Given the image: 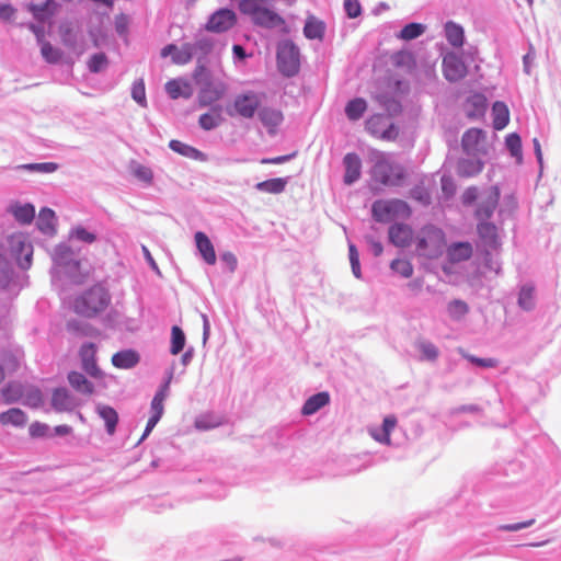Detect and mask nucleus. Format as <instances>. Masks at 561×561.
I'll use <instances>...</instances> for the list:
<instances>
[{"label":"nucleus","mask_w":561,"mask_h":561,"mask_svg":"<svg viewBox=\"0 0 561 561\" xmlns=\"http://www.w3.org/2000/svg\"><path fill=\"white\" fill-rule=\"evenodd\" d=\"M110 302V297L101 286H93L73 302L75 312L91 318L103 311Z\"/></svg>","instance_id":"1"},{"label":"nucleus","mask_w":561,"mask_h":561,"mask_svg":"<svg viewBox=\"0 0 561 561\" xmlns=\"http://www.w3.org/2000/svg\"><path fill=\"white\" fill-rule=\"evenodd\" d=\"M445 233L434 226H426L416 237V251L421 256L437 259L445 248Z\"/></svg>","instance_id":"2"},{"label":"nucleus","mask_w":561,"mask_h":561,"mask_svg":"<svg viewBox=\"0 0 561 561\" xmlns=\"http://www.w3.org/2000/svg\"><path fill=\"white\" fill-rule=\"evenodd\" d=\"M371 178L385 186H400L403 184L407 173L402 165L381 157L373 167Z\"/></svg>","instance_id":"3"},{"label":"nucleus","mask_w":561,"mask_h":561,"mask_svg":"<svg viewBox=\"0 0 561 561\" xmlns=\"http://www.w3.org/2000/svg\"><path fill=\"white\" fill-rule=\"evenodd\" d=\"M371 213L376 221L390 222L409 218L411 208L401 199H379L373 204Z\"/></svg>","instance_id":"4"},{"label":"nucleus","mask_w":561,"mask_h":561,"mask_svg":"<svg viewBox=\"0 0 561 561\" xmlns=\"http://www.w3.org/2000/svg\"><path fill=\"white\" fill-rule=\"evenodd\" d=\"M276 60L278 71L285 77H294L300 68V51L289 39L280 41L277 45Z\"/></svg>","instance_id":"5"},{"label":"nucleus","mask_w":561,"mask_h":561,"mask_svg":"<svg viewBox=\"0 0 561 561\" xmlns=\"http://www.w3.org/2000/svg\"><path fill=\"white\" fill-rule=\"evenodd\" d=\"M198 64L194 71V79L201 87L199 100L204 104H210L222 96L226 87L221 82H214L208 69L201 64V60Z\"/></svg>","instance_id":"6"},{"label":"nucleus","mask_w":561,"mask_h":561,"mask_svg":"<svg viewBox=\"0 0 561 561\" xmlns=\"http://www.w3.org/2000/svg\"><path fill=\"white\" fill-rule=\"evenodd\" d=\"M265 99V93L247 91L238 94L233 102L234 111L244 118H251L259 111L260 105Z\"/></svg>","instance_id":"7"},{"label":"nucleus","mask_w":561,"mask_h":561,"mask_svg":"<svg viewBox=\"0 0 561 561\" xmlns=\"http://www.w3.org/2000/svg\"><path fill=\"white\" fill-rule=\"evenodd\" d=\"M237 23L234 11L222 8L215 11L205 24V30L213 33H225Z\"/></svg>","instance_id":"8"},{"label":"nucleus","mask_w":561,"mask_h":561,"mask_svg":"<svg viewBox=\"0 0 561 561\" xmlns=\"http://www.w3.org/2000/svg\"><path fill=\"white\" fill-rule=\"evenodd\" d=\"M366 128L373 137H380L390 140L396 138L398 131L392 124L390 117L382 114L370 116L366 122Z\"/></svg>","instance_id":"9"},{"label":"nucleus","mask_w":561,"mask_h":561,"mask_svg":"<svg viewBox=\"0 0 561 561\" xmlns=\"http://www.w3.org/2000/svg\"><path fill=\"white\" fill-rule=\"evenodd\" d=\"M443 72L446 80L457 82L466 77L467 67L459 55L447 53L443 58Z\"/></svg>","instance_id":"10"},{"label":"nucleus","mask_w":561,"mask_h":561,"mask_svg":"<svg viewBox=\"0 0 561 561\" xmlns=\"http://www.w3.org/2000/svg\"><path fill=\"white\" fill-rule=\"evenodd\" d=\"M259 118L262 125L267 129L270 137H275L283 125V113L274 107H262L259 110Z\"/></svg>","instance_id":"11"},{"label":"nucleus","mask_w":561,"mask_h":561,"mask_svg":"<svg viewBox=\"0 0 561 561\" xmlns=\"http://www.w3.org/2000/svg\"><path fill=\"white\" fill-rule=\"evenodd\" d=\"M477 231L480 241L484 247L490 248L492 250H497L500 248L501 243L497 233V228L494 224L481 221L477 227Z\"/></svg>","instance_id":"12"},{"label":"nucleus","mask_w":561,"mask_h":561,"mask_svg":"<svg viewBox=\"0 0 561 561\" xmlns=\"http://www.w3.org/2000/svg\"><path fill=\"white\" fill-rule=\"evenodd\" d=\"M500 199V190L497 186L491 187L488 196L479 204L477 210H476V217L479 220L489 219L495 208L497 207Z\"/></svg>","instance_id":"13"},{"label":"nucleus","mask_w":561,"mask_h":561,"mask_svg":"<svg viewBox=\"0 0 561 561\" xmlns=\"http://www.w3.org/2000/svg\"><path fill=\"white\" fill-rule=\"evenodd\" d=\"M253 23L266 28L284 30L286 26L285 20L279 14L265 7H263L253 19Z\"/></svg>","instance_id":"14"},{"label":"nucleus","mask_w":561,"mask_h":561,"mask_svg":"<svg viewBox=\"0 0 561 561\" xmlns=\"http://www.w3.org/2000/svg\"><path fill=\"white\" fill-rule=\"evenodd\" d=\"M96 347L93 343H88L81 346L80 357L82 360V367L92 377L101 376V369L96 365L95 359Z\"/></svg>","instance_id":"15"},{"label":"nucleus","mask_w":561,"mask_h":561,"mask_svg":"<svg viewBox=\"0 0 561 561\" xmlns=\"http://www.w3.org/2000/svg\"><path fill=\"white\" fill-rule=\"evenodd\" d=\"M165 92L173 100L180 98L190 99L193 95V88L187 80L178 78L165 83Z\"/></svg>","instance_id":"16"},{"label":"nucleus","mask_w":561,"mask_h":561,"mask_svg":"<svg viewBox=\"0 0 561 561\" xmlns=\"http://www.w3.org/2000/svg\"><path fill=\"white\" fill-rule=\"evenodd\" d=\"M390 241L400 248L408 247L413 239V231L408 225L396 224L389 229Z\"/></svg>","instance_id":"17"},{"label":"nucleus","mask_w":561,"mask_h":561,"mask_svg":"<svg viewBox=\"0 0 561 561\" xmlns=\"http://www.w3.org/2000/svg\"><path fill=\"white\" fill-rule=\"evenodd\" d=\"M473 253L470 242H455L447 248V257L451 263L468 261Z\"/></svg>","instance_id":"18"},{"label":"nucleus","mask_w":561,"mask_h":561,"mask_svg":"<svg viewBox=\"0 0 561 561\" xmlns=\"http://www.w3.org/2000/svg\"><path fill=\"white\" fill-rule=\"evenodd\" d=\"M194 238L198 252L201 253L204 261L209 265H214L217 257L214 245L209 238L202 231H197Z\"/></svg>","instance_id":"19"},{"label":"nucleus","mask_w":561,"mask_h":561,"mask_svg":"<svg viewBox=\"0 0 561 561\" xmlns=\"http://www.w3.org/2000/svg\"><path fill=\"white\" fill-rule=\"evenodd\" d=\"M51 405L58 412L70 411L75 408V399L65 388L55 389L51 396Z\"/></svg>","instance_id":"20"},{"label":"nucleus","mask_w":561,"mask_h":561,"mask_svg":"<svg viewBox=\"0 0 561 561\" xmlns=\"http://www.w3.org/2000/svg\"><path fill=\"white\" fill-rule=\"evenodd\" d=\"M170 54H173L172 55L173 61L175 64H180V65L188 62L194 56L193 47H191V44H185L181 48H178L173 44L167 45L162 49V56L165 57V56H169Z\"/></svg>","instance_id":"21"},{"label":"nucleus","mask_w":561,"mask_h":561,"mask_svg":"<svg viewBox=\"0 0 561 561\" xmlns=\"http://www.w3.org/2000/svg\"><path fill=\"white\" fill-rule=\"evenodd\" d=\"M325 23L314 15H309L305 22L304 35L308 39L322 41L325 34Z\"/></svg>","instance_id":"22"},{"label":"nucleus","mask_w":561,"mask_h":561,"mask_svg":"<svg viewBox=\"0 0 561 561\" xmlns=\"http://www.w3.org/2000/svg\"><path fill=\"white\" fill-rule=\"evenodd\" d=\"M344 183L351 185L354 182H356L360 176V160L356 154L347 153L344 158Z\"/></svg>","instance_id":"23"},{"label":"nucleus","mask_w":561,"mask_h":561,"mask_svg":"<svg viewBox=\"0 0 561 561\" xmlns=\"http://www.w3.org/2000/svg\"><path fill=\"white\" fill-rule=\"evenodd\" d=\"M138 363L139 354L133 350L121 351L112 356V364L116 368L129 369L135 367Z\"/></svg>","instance_id":"24"},{"label":"nucleus","mask_w":561,"mask_h":561,"mask_svg":"<svg viewBox=\"0 0 561 561\" xmlns=\"http://www.w3.org/2000/svg\"><path fill=\"white\" fill-rule=\"evenodd\" d=\"M330 402V396L328 392H319L311 396L304 404L301 413L304 415H311L318 412L321 408L325 407Z\"/></svg>","instance_id":"25"},{"label":"nucleus","mask_w":561,"mask_h":561,"mask_svg":"<svg viewBox=\"0 0 561 561\" xmlns=\"http://www.w3.org/2000/svg\"><path fill=\"white\" fill-rule=\"evenodd\" d=\"M53 0H34L27 8L36 20L44 22L53 15Z\"/></svg>","instance_id":"26"},{"label":"nucleus","mask_w":561,"mask_h":561,"mask_svg":"<svg viewBox=\"0 0 561 561\" xmlns=\"http://www.w3.org/2000/svg\"><path fill=\"white\" fill-rule=\"evenodd\" d=\"M96 412L99 416L104 421L107 434L113 435L118 423L117 412L112 407L104 404H99L96 407Z\"/></svg>","instance_id":"27"},{"label":"nucleus","mask_w":561,"mask_h":561,"mask_svg":"<svg viewBox=\"0 0 561 561\" xmlns=\"http://www.w3.org/2000/svg\"><path fill=\"white\" fill-rule=\"evenodd\" d=\"M444 30H445L446 39L451 46L458 48L463 45L465 32H463L462 26H460L459 24H457L453 21H448L445 24Z\"/></svg>","instance_id":"28"},{"label":"nucleus","mask_w":561,"mask_h":561,"mask_svg":"<svg viewBox=\"0 0 561 561\" xmlns=\"http://www.w3.org/2000/svg\"><path fill=\"white\" fill-rule=\"evenodd\" d=\"M493 127L501 130L510 122V111L505 103L496 101L492 106Z\"/></svg>","instance_id":"29"},{"label":"nucleus","mask_w":561,"mask_h":561,"mask_svg":"<svg viewBox=\"0 0 561 561\" xmlns=\"http://www.w3.org/2000/svg\"><path fill=\"white\" fill-rule=\"evenodd\" d=\"M38 229L47 234H54L56 232V216L54 210L50 208L41 209L37 218Z\"/></svg>","instance_id":"30"},{"label":"nucleus","mask_w":561,"mask_h":561,"mask_svg":"<svg viewBox=\"0 0 561 561\" xmlns=\"http://www.w3.org/2000/svg\"><path fill=\"white\" fill-rule=\"evenodd\" d=\"M27 422L26 414L18 408H12L0 413V423L2 425L24 426Z\"/></svg>","instance_id":"31"},{"label":"nucleus","mask_w":561,"mask_h":561,"mask_svg":"<svg viewBox=\"0 0 561 561\" xmlns=\"http://www.w3.org/2000/svg\"><path fill=\"white\" fill-rule=\"evenodd\" d=\"M483 163L479 159H462L458 163V174L461 176H473L482 171Z\"/></svg>","instance_id":"32"},{"label":"nucleus","mask_w":561,"mask_h":561,"mask_svg":"<svg viewBox=\"0 0 561 561\" xmlns=\"http://www.w3.org/2000/svg\"><path fill=\"white\" fill-rule=\"evenodd\" d=\"M68 381L77 391L83 392L85 394L93 393V385L81 373L71 371L68 375Z\"/></svg>","instance_id":"33"},{"label":"nucleus","mask_w":561,"mask_h":561,"mask_svg":"<svg viewBox=\"0 0 561 561\" xmlns=\"http://www.w3.org/2000/svg\"><path fill=\"white\" fill-rule=\"evenodd\" d=\"M169 146L173 151L188 159L201 161H204L206 159L205 154L202 151L191 147L186 142H169Z\"/></svg>","instance_id":"34"},{"label":"nucleus","mask_w":561,"mask_h":561,"mask_svg":"<svg viewBox=\"0 0 561 561\" xmlns=\"http://www.w3.org/2000/svg\"><path fill=\"white\" fill-rule=\"evenodd\" d=\"M286 180L282 178L270 179L263 182H259L255 185V188L260 192H265L270 194H279L286 187Z\"/></svg>","instance_id":"35"},{"label":"nucleus","mask_w":561,"mask_h":561,"mask_svg":"<svg viewBox=\"0 0 561 561\" xmlns=\"http://www.w3.org/2000/svg\"><path fill=\"white\" fill-rule=\"evenodd\" d=\"M169 383H170V380H168L160 389L159 391L154 394L152 401H151V415L158 417V419H161L162 414H163V410H164V407H163V402L168 396V391H169Z\"/></svg>","instance_id":"36"},{"label":"nucleus","mask_w":561,"mask_h":561,"mask_svg":"<svg viewBox=\"0 0 561 561\" xmlns=\"http://www.w3.org/2000/svg\"><path fill=\"white\" fill-rule=\"evenodd\" d=\"M367 108V103L362 98H356L351 100L345 106V114L348 119L357 121L359 119Z\"/></svg>","instance_id":"37"},{"label":"nucleus","mask_w":561,"mask_h":561,"mask_svg":"<svg viewBox=\"0 0 561 561\" xmlns=\"http://www.w3.org/2000/svg\"><path fill=\"white\" fill-rule=\"evenodd\" d=\"M426 26L421 23H409L398 34L403 41H411L424 34Z\"/></svg>","instance_id":"38"},{"label":"nucleus","mask_w":561,"mask_h":561,"mask_svg":"<svg viewBox=\"0 0 561 561\" xmlns=\"http://www.w3.org/2000/svg\"><path fill=\"white\" fill-rule=\"evenodd\" d=\"M185 334L182 329L178 325L172 327L171 329V347L170 352L172 355H178L183 351L185 346Z\"/></svg>","instance_id":"39"},{"label":"nucleus","mask_w":561,"mask_h":561,"mask_svg":"<svg viewBox=\"0 0 561 561\" xmlns=\"http://www.w3.org/2000/svg\"><path fill=\"white\" fill-rule=\"evenodd\" d=\"M535 288L530 285H525L520 288L518 295V306L524 310H531L535 306Z\"/></svg>","instance_id":"40"},{"label":"nucleus","mask_w":561,"mask_h":561,"mask_svg":"<svg viewBox=\"0 0 561 561\" xmlns=\"http://www.w3.org/2000/svg\"><path fill=\"white\" fill-rule=\"evenodd\" d=\"M12 213L15 219L22 224H30L35 216V209L31 204L14 206Z\"/></svg>","instance_id":"41"},{"label":"nucleus","mask_w":561,"mask_h":561,"mask_svg":"<svg viewBox=\"0 0 561 561\" xmlns=\"http://www.w3.org/2000/svg\"><path fill=\"white\" fill-rule=\"evenodd\" d=\"M23 396V387L18 382H9L2 389V397L5 403H12L20 400Z\"/></svg>","instance_id":"42"},{"label":"nucleus","mask_w":561,"mask_h":561,"mask_svg":"<svg viewBox=\"0 0 561 561\" xmlns=\"http://www.w3.org/2000/svg\"><path fill=\"white\" fill-rule=\"evenodd\" d=\"M397 425V419L393 415L386 416L382 422V435L373 434L374 438L383 444H390V434Z\"/></svg>","instance_id":"43"},{"label":"nucleus","mask_w":561,"mask_h":561,"mask_svg":"<svg viewBox=\"0 0 561 561\" xmlns=\"http://www.w3.org/2000/svg\"><path fill=\"white\" fill-rule=\"evenodd\" d=\"M221 122L220 112L217 110H211L208 113L203 114L199 117V125L202 128L206 130H210L219 125Z\"/></svg>","instance_id":"44"},{"label":"nucleus","mask_w":561,"mask_h":561,"mask_svg":"<svg viewBox=\"0 0 561 561\" xmlns=\"http://www.w3.org/2000/svg\"><path fill=\"white\" fill-rule=\"evenodd\" d=\"M41 45V53L43 58L49 64H57L61 58L59 49L55 48L50 43L43 42Z\"/></svg>","instance_id":"45"},{"label":"nucleus","mask_w":561,"mask_h":561,"mask_svg":"<svg viewBox=\"0 0 561 561\" xmlns=\"http://www.w3.org/2000/svg\"><path fill=\"white\" fill-rule=\"evenodd\" d=\"M467 105L473 107V111L468 112L469 116H480L485 112L486 100L483 95L476 94L468 99Z\"/></svg>","instance_id":"46"},{"label":"nucleus","mask_w":561,"mask_h":561,"mask_svg":"<svg viewBox=\"0 0 561 561\" xmlns=\"http://www.w3.org/2000/svg\"><path fill=\"white\" fill-rule=\"evenodd\" d=\"M391 270L402 277L409 278L413 274V266L409 260L397 259L391 262Z\"/></svg>","instance_id":"47"},{"label":"nucleus","mask_w":561,"mask_h":561,"mask_svg":"<svg viewBox=\"0 0 561 561\" xmlns=\"http://www.w3.org/2000/svg\"><path fill=\"white\" fill-rule=\"evenodd\" d=\"M191 47H193L194 55L199 53L203 56H206L214 47V39L209 36H202L197 38L194 44H191Z\"/></svg>","instance_id":"48"},{"label":"nucleus","mask_w":561,"mask_h":561,"mask_svg":"<svg viewBox=\"0 0 561 561\" xmlns=\"http://www.w3.org/2000/svg\"><path fill=\"white\" fill-rule=\"evenodd\" d=\"M469 311L468 305L459 299H455L448 305V313L453 319L459 320Z\"/></svg>","instance_id":"49"},{"label":"nucleus","mask_w":561,"mask_h":561,"mask_svg":"<svg viewBox=\"0 0 561 561\" xmlns=\"http://www.w3.org/2000/svg\"><path fill=\"white\" fill-rule=\"evenodd\" d=\"M263 8L262 0H242L239 3V9L243 14H248L252 20L257 15Z\"/></svg>","instance_id":"50"},{"label":"nucleus","mask_w":561,"mask_h":561,"mask_svg":"<svg viewBox=\"0 0 561 561\" xmlns=\"http://www.w3.org/2000/svg\"><path fill=\"white\" fill-rule=\"evenodd\" d=\"M20 168L31 172L53 173L58 169V164L55 162L28 163L23 164Z\"/></svg>","instance_id":"51"},{"label":"nucleus","mask_w":561,"mask_h":561,"mask_svg":"<svg viewBox=\"0 0 561 561\" xmlns=\"http://www.w3.org/2000/svg\"><path fill=\"white\" fill-rule=\"evenodd\" d=\"M417 347L422 353L423 359L434 362L438 357V348L431 342L421 341L417 343Z\"/></svg>","instance_id":"52"},{"label":"nucleus","mask_w":561,"mask_h":561,"mask_svg":"<svg viewBox=\"0 0 561 561\" xmlns=\"http://www.w3.org/2000/svg\"><path fill=\"white\" fill-rule=\"evenodd\" d=\"M72 259V251L68 245L60 244L54 251V261L58 265H66Z\"/></svg>","instance_id":"53"},{"label":"nucleus","mask_w":561,"mask_h":561,"mask_svg":"<svg viewBox=\"0 0 561 561\" xmlns=\"http://www.w3.org/2000/svg\"><path fill=\"white\" fill-rule=\"evenodd\" d=\"M221 420L211 415H203L195 421V426L198 430H211L221 425Z\"/></svg>","instance_id":"54"},{"label":"nucleus","mask_w":561,"mask_h":561,"mask_svg":"<svg viewBox=\"0 0 561 561\" xmlns=\"http://www.w3.org/2000/svg\"><path fill=\"white\" fill-rule=\"evenodd\" d=\"M106 65L107 58L103 53L94 54L88 62L89 70L94 73L102 71Z\"/></svg>","instance_id":"55"},{"label":"nucleus","mask_w":561,"mask_h":561,"mask_svg":"<svg viewBox=\"0 0 561 561\" xmlns=\"http://www.w3.org/2000/svg\"><path fill=\"white\" fill-rule=\"evenodd\" d=\"M131 173L134 176H136L139 181L145 182L147 184L151 183L152 181V171L141 164L135 163L131 165Z\"/></svg>","instance_id":"56"},{"label":"nucleus","mask_w":561,"mask_h":561,"mask_svg":"<svg viewBox=\"0 0 561 561\" xmlns=\"http://www.w3.org/2000/svg\"><path fill=\"white\" fill-rule=\"evenodd\" d=\"M70 237L77 238L78 240L87 243H93L96 240L95 234L89 232L88 230L80 226L71 230Z\"/></svg>","instance_id":"57"},{"label":"nucleus","mask_w":561,"mask_h":561,"mask_svg":"<svg viewBox=\"0 0 561 561\" xmlns=\"http://www.w3.org/2000/svg\"><path fill=\"white\" fill-rule=\"evenodd\" d=\"M348 254H350V262L352 266V271L354 275L359 278L360 277V265H359V255L357 252V249L354 244L348 245Z\"/></svg>","instance_id":"58"},{"label":"nucleus","mask_w":561,"mask_h":561,"mask_svg":"<svg viewBox=\"0 0 561 561\" xmlns=\"http://www.w3.org/2000/svg\"><path fill=\"white\" fill-rule=\"evenodd\" d=\"M133 99L140 105L146 104L145 84L142 80L136 81L131 90Z\"/></svg>","instance_id":"59"},{"label":"nucleus","mask_w":561,"mask_h":561,"mask_svg":"<svg viewBox=\"0 0 561 561\" xmlns=\"http://www.w3.org/2000/svg\"><path fill=\"white\" fill-rule=\"evenodd\" d=\"M465 357L472 364L483 368H493L499 364V360L495 358H480L473 355H465Z\"/></svg>","instance_id":"60"},{"label":"nucleus","mask_w":561,"mask_h":561,"mask_svg":"<svg viewBox=\"0 0 561 561\" xmlns=\"http://www.w3.org/2000/svg\"><path fill=\"white\" fill-rule=\"evenodd\" d=\"M344 10L348 18L355 19L362 12V7L358 0H344Z\"/></svg>","instance_id":"61"},{"label":"nucleus","mask_w":561,"mask_h":561,"mask_svg":"<svg viewBox=\"0 0 561 561\" xmlns=\"http://www.w3.org/2000/svg\"><path fill=\"white\" fill-rule=\"evenodd\" d=\"M49 427L45 423L34 422L28 427V433L32 437L38 438L47 435Z\"/></svg>","instance_id":"62"},{"label":"nucleus","mask_w":561,"mask_h":561,"mask_svg":"<svg viewBox=\"0 0 561 561\" xmlns=\"http://www.w3.org/2000/svg\"><path fill=\"white\" fill-rule=\"evenodd\" d=\"M485 138H486V135H485V133L482 129L471 128V129H468L462 135L461 140H463V141H467V140H485Z\"/></svg>","instance_id":"63"},{"label":"nucleus","mask_w":561,"mask_h":561,"mask_svg":"<svg viewBox=\"0 0 561 561\" xmlns=\"http://www.w3.org/2000/svg\"><path fill=\"white\" fill-rule=\"evenodd\" d=\"M478 198V190L474 186L468 187L463 194L461 195V201L463 205H471L473 204Z\"/></svg>","instance_id":"64"}]
</instances>
